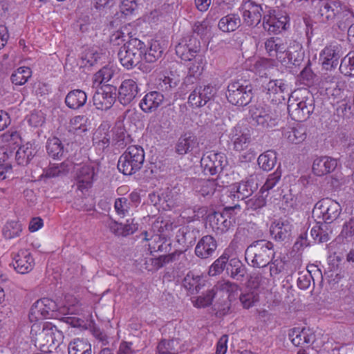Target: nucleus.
<instances>
[{"mask_svg":"<svg viewBox=\"0 0 354 354\" xmlns=\"http://www.w3.org/2000/svg\"><path fill=\"white\" fill-rule=\"evenodd\" d=\"M275 251L274 244L266 239H259L253 241L245 251L246 261L250 260L253 268H265L274 258Z\"/></svg>","mask_w":354,"mask_h":354,"instance_id":"obj_1","label":"nucleus"},{"mask_svg":"<svg viewBox=\"0 0 354 354\" xmlns=\"http://www.w3.org/2000/svg\"><path fill=\"white\" fill-rule=\"evenodd\" d=\"M315 98L308 90H304L301 96L293 95L288 101V111L292 120L298 122L306 120L315 110Z\"/></svg>","mask_w":354,"mask_h":354,"instance_id":"obj_2","label":"nucleus"},{"mask_svg":"<svg viewBox=\"0 0 354 354\" xmlns=\"http://www.w3.org/2000/svg\"><path fill=\"white\" fill-rule=\"evenodd\" d=\"M145 162V151L142 147L131 145L120 156L118 169L124 175H132L141 169Z\"/></svg>","mask_w":354,"mask_h":354,"instance_id":"obj_3","label":"nucleus"},{"mask_svg":"<svg viewBox=\"0 0 354 354\" xmlns=\"http://www.w3.org/2000/svg\"><path fill=\"white\" fill-rule=\"evenodd\" d=\"M254 95V86L248 81L232 82L227 88L226 97L233 105L246 106L252 101Z\"/></svg>","mask_w":354,"mask_h":354,"instance_id":"obj_4","label":"nucleus"},{"mask_svg":"<svg viewBox=\"0 0 354 354\" xmlns=\"http://www.w3.org/2000/svg\"><path fill=\"white\" fill-rule=\"evenodd\" d=\"M241 209L239 205L225 207L222 212H213L208 214L207 219L214 231L218 234L227 232L235 224L234 211Z\"/></svg>","mask_w":354,"mask_h":354,"instance_id":"obj_5","label":"nucleus"},{"mask_svg":"<svg viewBox=\"0 0 354 354\" xmlns=\"http://www.w3.org/2000/svg\"><path fill=\"white\" fill-rule=\"evenodd\" d=\"M262 26L269 34H277L286 30L288 17L279 10L264 6Z\"/></svg>","mask_w":354,"mask_h":354,"instance_id":"obj_6","label":"nucleus"},{"mask_svg":"<svg viewBox=\"0 0 354 354\" xmlns=\"http://www.w3.org/2000/svg\"><path fill=\"white\" fill-rule=\"evenodd\" d=\"M342 211L339 203L329 198H322L314 206L313 214L324 223L330 224L337 219Z\"/></svg>","mask_w":354,"mask_h":354,"instance_id":"obj_7","label":"nucleus"},{"mask_svg":"<svg viewBox=\"0 0 354 354\" xmlns=\"http://www.w3.org/2000/svg\"><path fill=\"white\" fill-rule=\"evenodd\" d=\"M250 118L257 126L263 129L273 128L277 125L279 118L269 107L262 104H254L250 106Z\"/></svg>","mask_w":354,"mask_h":354,"instance_id":"obj_8","label":"nucleus"},{"mask_svg":"<svg viewBox=\"0 0 354 354\" xmlns=\"http://www.w3.org/2000/svg\"><path fill=\"white\" fill-rule=\"evenodd\" d=\"M57 305L49 298H42L37 300L33 304L29 313V319L31 322L57 318Z\"/></svg>","mask_w":354,"mask_h":354,"instance_id":"obj_9","label":"nucleus"},{"mask_svg":"<svg viewBox=\"0 0 354 354\" xmlns=\"http://www.w3.org/2000/svg\"><path fill=\"white\" fill-rule=\"evenodd\" d=\"M227 164L225 154L221 152H207L203 154L201 160V165L205 175L220 174Z\"/></svg>","mask_w":354,"mask_h":354,"instance_id":"obj_10","label":"nucleus"},{"mask_svg":"<svg viewBox=\"0 0 354 354\" xmlns=\"http://www.w3.org/2000/svg\"><path fill=\"white\" fill-rule=\"evenodd\" d=\"M243 23L249 27H256L261 20L265 9L261 4H258L252 0H248L242 3L239 7Z\"/></svg>","mask_w":354,"mask_h":354,"instance_id":"obj_11","label":"nucleus"},{"mask_svg":"<svg viewBox=\"0 0 354 354\" xmlns=\"http://www.w3.org/2000/svg\"><path fill=\"white\" fill-rule=\"evenodd\" d=\"M218 88L215 85L208 84L203 86L194 88L188 97V103L192 108H199L213 100L216 97Z\"/></svg>","mask_w":354,"mask_h":354,"instance_id":"obj_12","label":"nucleus"},{"mask_svg":"<svg viewBox=\"0 0 354 354\" xmlns=\"http://www.w3.org/2000/svg\"><path fill=\"white\" fill-rule=\"evenodd\" d=\"M117 88L110 84L97 89L93 96V105L99 110H108L112 107L116 99Z\"/></svg>","mask_w":354,"mask_h":354,"instance_id":"obj_13","label":"nucleus"},{"mask_svg":"<svg viewBox=\"0 0 354 354\" xmlns=\"http://www.w3.org/2000/svg\"><path fill=\"white\" fill-rule=\"evenodd\" d=\"M55 330L56 327L50 324L45 323L42 327L35 324L31 327L30 334L35 338V345L41 348L54 344Z\"/></svg>","mask_w":354,"mask_h":354,"instance_id":"obj_14","label":"nucleus"},{"mask_svg":"<svg viewBox=\"0 0 354 354\" xmlns=\"http://www.w3.org/2000/svg\"><path fill=\"white\" fill-rule=\"evenodd\" d=\"M317 15L322 22H330L342 10V5L337 0H319L316 3Z\"/></svg>","mask_w":354,"mask_h":354,"instance_id":"obj_15","label":"nucleus"},{"mask_svg":"<svg viewBox=\"0 0 354 354\" xmlns=\"http://www.w3.org/2000/svg\"><path fill=\"white\" fill-rule=\"evenodd\" d=\"M200 151V142L198 137L192 131H187L178 138L175 151L179 155L197 153Z\"/></svg>","mask_w":354,"mask_h":354,"instance_id":"obj_16","label":"nucleus"},{"mask_svg":"<svg viewBox=\"0 0 354 354\" xmlns=\"http://www.w3.org/2000/svg\"><path fill=\"white\" fill-rule=\"evenodd\" d=\"M201 41L194 35L190 36L184 44L179 43L176 46V54L185 61H192L193 57L201 55Z\"/></svg>","mask_w":354,"mask_h":354,"instance_id":"obj_17","label":"nucleus"},{"mask_svg":"<svg viewBox=\"0 0 354 354\" xmlns=\"http://www.w3.org/2000/svg\"><path fill=\"white\" fill-rule=\"evenodd\" d=\"M259 187L258 179L256 175H250L245 179L233 185L234 195L238 199L244 200L251 196Z\"/></svg>","mask_w":354,"mask_h":354,"instance_id":"obj_18","label":"nucleus"},{"mask_svg":"<svg viewBox=\"0 0 354 354\" xmlns=\"http://www.w3.org/2000/svg\"><path fill=\"white\" fill-rule=\"evenodd\" d=\"M229 139L232 143L234 150L242 151L246 150L251 142V135L247 129H243L240 126H236L231 129Z\"/></svg>","mask_w":354,"mask_h":354,"instance_id":"obj_19","label":"nucleus"},{"mask_svg":"<svg viewBox=\"0 0 354 354\" xmlns=\"http://www.w3.org/2000/svg\"><path fill=\"white\" fill-rule=\"evenodd\" d=\"M292 225L288 219H278L274 221L270 227V233L272 238L279 242L287 241L291 236Z\"/></svg>","mask_w":354,"mask_h":354,"instance_id":"obj_20","label":"nucleus"},{"mask_svg":"<svg viewBox=\"0 0 354 354\" xmlns=\"http://www.w3.org/2000/svg\"><path fill=\"white\" fill-rule=\"evenodd\" d=\"M138 92V85L135 80H124L118 88V101L122 105L129 104L135 99Z\"/></svg>","mask_w":354,"mask_h":354,"instance_id":"obj_21","label":"nucleus"},{"mask_svg":"<svg viewBox=\"0 0 354 354\" xmlns=\"http://www.w3.org/2000/svg\"><path fill=\"white\" fill-rule=\"evenodd\" d=\"M217 247L218 243L215 238L212 235H205L198 241L194 253L197 257L207 259L214 254Z\"/></svg>","mask_w":354,"mask_h":354,"instance_id":"obj_22","label":"nucleus"},{"mask_svg":"<svg viewBox=\"0 0 354 354\" xmlns=\"http://www.w3.org/2000/svg\"><path fill=\"white\" fill-rule=\"evenodd\" d=\"M164 95L156 91L148 92L140 100L139 106L146 113L156 111L164 102Z\"/></svg>","mask_w":354,"mask_h":354,"instance_id":"obj_23","label":"nucleus"},{"mask_svg":"<svg viewBox=\"0 0 354 354\" xmlns=\"http://www.w3.org/2000/svg\"><path fill=\"white\" fill-rule=\"evenodd\" d=\"M289 338L296 346L309 348L315 340V335L309 328H293L289 333Z\"/></svg>","mask_w":354,"mask_h":354,"instance_id":"obj_24","label":"nucleus"},{"mask_svg":"<svg viewBox=\"0 0 354 354\" xmlns=\"http://www.w3.org/2000/svg\"><path fill=\"white\" fill-rule=\"evenodd\" d=\"M15 270L20 274L30 272L35 266V261L30 252L27 250H20L13 258Z\"/></svg>","mask_w":354,"mask_h":354,"instance_id":"obj_25","label":"nucleus"},{"mask_svg":"<svg viewBox=\"0 0 354 354\" xmlns=\"http://www.w3.org/2000/svg\"><path fill=\"white\" fill-rule=\"evenodd\" d=\"M263 91L272 101L284 99L283 94L288 93V84L283 80H272L263 86Z\"/></svg>","mask_w":354,"mask_h":354,"instance_id":"obj_26","label":"nucleus"},{"mask_svg":"<svg viewBox=\"0 0 354 354\" xmlns=\"http://www.w3.org/2000/svg\"><path fill=\"white\" fill-rule=\"evenodd\" d=\"M337 166V159L328 156H322L314 160L312 169L316 176H322L333 172Z\"/></svg>","mask_w":354,"mask_h":354,"instance_id":"obj_27","label":"nucleus"},{"mask_svg":"<svg viewBox=\"0 0 354 354\" xmlns=\"http://www.w3.org/2000/svg\"><path fill=\"white\" fill-rule=\"evenodd\" d=\"M118 56L121 64L128 70L136 66L142 60L138 52H133L124 44L120 48Z\"/></svg>","mask_w":354,"mask_h":354,"instance_id":"obj_28","label":"nucleus"},{"mask_svg":"<svg viewBox=\"0 0 354 354\" xmlns=\"http://www.w3.org/2000/svg\"><path fill=\"white\" fill-rule=\"evenodd\" d=\"M283 55L285 57H281L279 60L283 64L299 66L304 57L302 46L299 43H296L293 46H290L288 49L286 48Z\"/></svg>","mask_w":354,"mask_h":354,"instance_id":"obj_29","label":"nucleus"},{"mask_svg":"<svg viewBox=\"0 0 354 354\" xmlns=\"http://www.w3.org/2000/svg\"><path fill=\"white\" fill-rule=\"evenodd\" d=\"M87 102V95L81 89L69 91L65 97V104L71 109L77 110L83 107Z\"/></svg>","mask_w":354,"mask_h":354,"instance_id":"obj_30","label":"nucleus"},{"mask_svg":"<svg viewBox=\"0 0 354 354\" xmlns=\"http://www.w3.org/2000/svg\"><path fill=\"white\" fill-rule=\"evenodd\" d=\"M265 48L268 55L279 61L283 56L286 46L279 37H270L265 41Z\"/></svg>","mask_w":354,"mask_h":354,"instance_id":"obj_31","label":"nucleus"},{"mask_svg":"<svg viewBox=\"0 0 354 354\" xmlns=\"http://www.w3.org/2000/svg\"><path fill=\"white\" fill-rule=\"evenodd\" d=\"M94 168L90 165H83L76 174L78 188L80 189H87L91 187L94 177Z\"/></svg>","mask_w":354,"mask_h":354,"instance_id":"obj_32","label":"nucleus"},{"mask_svg":"<svg viewBox=\"0 0 354 354\" xmlns=\"http://www.w3.org/2000/svg\"><path fill=\"white\" fill-rule=\"evenodd\" d=\"M37 150L33 143L28 142L21 146L16 152V160L19 165H26L36 155Z\"/></svg>","mask_w":354,"mask_h":354,"instance_id":"obj_33","label":"nucleus"},{"mask_svg":"<svg viewBox=\"0 0 354 354\" xmlns=\"http://www.w3.org/2000/svg\"><path fill=\"white\" fill-rule=\"evenodd\" d=\"M182 286L190 295H195L198 293L204 283L200 275L195 274L193 272L189 271L184 277Z\"/></svg>","mask_w":354,"mask_h":354,"instance_id":"obj_34","label":"nucleus"},{"mask_svg":"<svg viewBox=\"0 0 354 354\" xmlns=\"http://www.w3.org/2000/svg\"><path fill=\"white\" fill-rule=\"evenodd\" d=\"M241 25V19L238 14L231 13L222 17L218 24V28L224 32H233Z\"/></svg>","mask_w":354,"mask_h":354,"instance_id":"obj_35","label":"nucleus"},{"mask_svg":"<svg viewBox=\"0 0 354 354\" xmlns=\"http://www.w3.org/2000/svg\"><path fill=\"white\" fill-rule=\"evenodd\" d=\"M332 230L328 224L317 222L310 230L313 239L317 243H325L330 240Z\"/></svg>","mask_w":354,"mask_h":354,"instance_id":"obj_36","label":"nucleus"},{"mask_svg":"<svg viewBox=\"0 0 354 354\" xmlns=\"http://www.w3.org/2000/svg\"><path fill=\"white\" fill-rule=\"evenodd\" d=\"M69 169V165L66 162H62L59 164L50 163V165L44 169L41 177L46 178L62 177L68 173Z\"/></svg>","mask_w":354,"mask_h":354,"instance_id":"obj_37","label":"nucleus"},{"mask_svg":"<svg viewBox=\"0 0 354 354\" xmlns=\"http://www.w3.org/2000/svg\"><path fill=\"white\" fill-rule=\"evenodd\" d=\"M283 135L289 142L298 145L306 140V129L302 125H299L285 130Z\"/></svg>","mask_w":354,"mask_h":354,"instance_id":"obj_38","label":"nucleus"},{"mask_svg":"<svg viewBox=\"0 0 354 354\" xmlns=\"http://www.w3.org/2000/svg\"><path fill=\"white\" fill-rule=\"evenodd\" d=\"M163 51L164 48L158 41H152L147 44L143 57L147 62L153 63L162 57Z\"/></svg>","mask_w":354,"mask_h":354,"instance_id":"obj_39","label":"nucleus"},{"mask_svg":"<svg viewBox=\"0 0 354 354\" xmlns=\"http://www.w3.org/2000/svg\"><path fill=\"white\" fill-rule=\"evenodd\" d=\"M216 185L215 180L198 179L195 181L194 189L204 197L211 196L215 192Z\"/></svg>","mask_w":354,"mask_h":354,"instance_id":"obj_40","label":"nucleus"},{"mask_svg":"<svg viewBox=\"0 0 354 354\" xmlns=\"http://www.w3.org/2000/svg\"><path fill=\"white\" fill-rule=\"evenodd\" d=\"M230 276L237 281H243L247 273L246 266L237 258L230 259Z\"/></svg>","mask_w":354,"mask_h":354,"instance_id":"obj_41","label":"nucleus"},{"mask_svg":"<svg viewBox=\"0 0 354 354\" xmlns=\"http://www.w3.org/2000/svg\"><path fill=\"white\" fill-rule=\"evenodd\" d=\"M68 354H91V345L85 339H75L68 345Z\"/></svg>","mask_w":354,"mask_h":354,"instance_id":"obj_42","label":"nucleus"},{"mask_svg":"<svg viewBox=\"0 0 354 354\" xmlns=\"http://www.w3.org/2000/svg\"><path fill=\"white\" fill-rule=\"evenodd\" d=\"M277 159V153L273 150H268L259 156L257 162L263 170L270 171L275 165Z\"/></svg>","mask_w":354,"mask_h":354,"instance_id":"obj_43","label":"nucleus"},{"mask_svg":"<svg viewBox=\"0 0 354 354\" xmlns=\"http://www.w3.org/2000/svg\"><path fill=\"white\" fill-rule=\"evenodd\" d=\"M31 76V69L29 67L21 66L12 73L10 76V80L16 86H22L28 82Z\"/></svg>","mask_w":354,"mask_h":354,"instance_id":"obj_44","label":"nucleus"},{"mask_svg":"<svg viewBox=\"0 0 354 354\" xmlns=\"http://www.w3.org/2000/svg\"><path fill=\"white\" fill-rule=\"evenodd\" d=\"M46 147L48 154L54 159L59 158L64 155V146L58 138L48 139Z\"/></svg>","mask_w":354,"mask_h":354,"instance_id":"obj_45","label":"nucleus"},{"mask_svg":"<svg viewBox=\"0 0 354 354\" xmlns=\"http://www.w3.org/2000/svg\"><path fill=\"white\" fill-rule=\"evenodd\" d=\"M230 256L225 251L221 256L216 259L209 268V276H216L221 274L229 264Z\"/></svg>","mask_w":354,"mask_h":354,"instance_id":"obj_46","label":"nucleus"},{"mask_svg":"<svg viewBox=\"0 0 354 354\" xmlns=\"http://www.w3.org/2000/svg\"><path fill=\"white\" fill-rule=\"evenodd\" d=\"M113 142L118 147L124 148L132 139L129 133L122 127H117L112 131Z\"/></svg>","mask_w":354,"mask_h":354,"instance_id":"obj_47","label":"nucleus"},{"mask_svg":"<svg viewBox=\"0 0 354 354\" xmlns=\"http://www.w3.org/2000/svg\"><path fill=\"white\" fill-rule=\"evenodd\" d=\"M322 56L333 59L330 66H337L339 59L343 56L342 47L339 45L326 47L322 51Z\"/></svg>","mask_w":354,"mask_h":354,"instance_id":"obj_48","label":"nucleus"},{"mask_svg":"<svg viewBox=\"0 0 354 354\" xmlns=\"http://www.w3.org/2000/svg\"><path fill=\"white\" fill-rule=\"evenodd\" d=\"M22 231L21 225L17 221L7 222L2 229V234L5 239H12L19 236Z\"/></svg>","mask_w":354,"mask_h":354,"instance_id":"obj_49","label":"nucleus"},{"mask_svg":"<svg viewBox=\"0 0 354 354\" xmlns=\"http://www.w3.org/2000/svg\"><path fill=\"white\" fill-rule=\"evenodd\" d=\"M216 295V290L214 288H212L203 294L196 298L194 301V306L197 308H205L212 304L214 298Z\"/></svg>","mask_w":354,"mask_h":354,"instance_id":"obj_50","label":"nucleus"},{"mask_svg":"<svg viewBox=\"0 0 354 354\" xmlns=\"http://www.w3.org/2000/svg\"><path fill=\"white\" fill-rule=\"evenodd\" d=\"M192 62L188 66L189 74L199 77L203 73L205 66V60L203 55H198L193 57Z\"/></svg>","mask_w":354,"mask_h":354,"instance_id":"obj_51","label":"nucleus"},{"mask_svg":"<svg viewBox=\"0 0 354 354\" xmlns=\"http://www.w3.org/2000/svg\"><path fill=\"white\" fill-rule=\"evenodd\" d=\"M281 172L277 169L274 173L268 175L266 181L260 189V192L264 194L272 189L280 180Z\"/></svg>","mask_w":354,"mask_h":354,"instance_id":"obj_52","label":"nucleus"},{"mask_svg":"<svg viewBox=\"0 0 354 354\" xmlns=\"http://www.w3.org/2000/svg\"><path fill=\"white\" fill-rule=\"evenodd\" d=\"M266 196L267 195L263 196V194L259 192V195H256L253 198L245 201L247 208L252 210H257L262 208L266 204Z\"/></svg>","mask_w":354,"mask_h":354,"instance_id":"obj_53","label":"nucleus"},{"mask_svg":"<svg viewBox=\"0 0 354 354\" xmlns=\"http://www.w3.org/2000/svg\"><path fill=\"white\" fill-rule=\"evenodd\" d=\"M124 45L132 50L133 52H138L141 58L142 56L144 57V53L147 46L144 41L137 38H131Z\"/></svg>","mask_w":354,"mask_h":354,"instance_id":"obj_54","label":"nucleus"},{"mask_svg":"<svg viewBox=\"0 0 354 354\" xmlns=\"http://www.w3.org/2000/svg\"><path fill=\"white\" fill-rule=\"evenodd\" d=\"M310 64L311 63L310 60H308L306 65L300 73L301 80L303 81L304 84L308 86L314 84L315 79L317 77L314 72L312 71Z\"/></svg>","mask_w":354,"mask_h":354,"instance_id":"obj_55","label":"nucleus"},{"mask_svg":"<svg viewBox=\"0 0 354 354\" xmlns=\"http://www.w3.org/2000/svg\"><path fill=\"white\" fill-rule=\"evenodd\" d=\"M114 70L112 67L106 66L100 69L95 75V82H98L99 84L108 82L113 76Z\"/></svg>","mask_w":354,"mask_h":354,"instance_id":"obj_56","label":"nucleus"},{"mask_svg":"<svg viewBox=\"0 0 354 354\" xmlns=\"http://www.w3.org/2000/svg\"><path fill=\"white\" fill-rule=\"evenodd\" d=\"M268 266H269L270 276L274 279L283 270L284 263L281 259L272 258Z\"/></svg>","mask_w":354,"mask_h":354,"instance_id":"obj_57","label":"nucleus"},{"mask_svg":"<svg viewBox=\"0 0 354 354\" xmlns=\"http://www.w3.org/2000/svg\"><path fill=\"white\" fill-rule=\"evenodd\" d=\"M114 208L118 215L124 216L130 208V203L127 198H118L115 201Z\"/></svg>","mask_w":354,"mask_h":354,"instance_id":"obj_58","label":"nucleus"},{"mask_svg":"<svg viewBox=\"0 0 354 354\" xmlns=\"http://www.w3.org/2000/svg\"><path fill=\"white\" fill-rule=\"evenodd\" d=\"M335 113L343 118H349L351 115V106L346 100L338 102L336 104Z\"/></svg>","mask_w":354,"mask_h":354,"instance_id":"obj_59","label":"nucleus"},{"mask_svg":"<svg viewBox=\"0 0 354 354\" xmlns=\"http://www.w3.org/2000/svg\"><path fill=\"white\" fill-rule=\"evenodd\" d=\"M154 238V241L158 242L160 241L162 242L160 245H159L156 249L154 246H151V244L149 245V250H150V254H152L153 252H170L171 249V243H169L166 244V238L165 237H161L160 236H153Z\"/></svg>","mask_w":354,"mask_h":354,"instance_id":"obj_60","label":"nucleus"},{"mask_svg":"<svg viewBox=\"0 0 354 354\" xmlns=\"http://www.w3.org/2000/svg\"><path fill=\"white\" fill-rule=\"evenodd\" d=\"M192 31L194 34H196L201 38L205 37L210 31L208 21L204 20L194 23Z\"/></svg>","mask_w":354,"mask_h":354,"instance_id":"obj_61","label":"nucleus"},{"mask_svg":"<svg viewBox=\"0 0 354 354\" xmlns=\"http://www.w3.org/2000/svg\"><path fill=\"white\" fill-rule=\"evenodd\" d=\"M239 299L244 308H250L257 301V296L254 294V292H251L241 294L239 297Z\"/></svg>","mask_w":354,"mask_h":354,"instance_id":"obj_62","label":"nucleus"},{"mask_svg":"<svg viewBox=\"0 0 354 354\" xmlns=\"http://www.w3.org/2000/svg\"><path fill=\"white\" fill-rule=\"evenodd\" d=\"M101 57V53L96 49L91 48L83 57V60L86 62L89 66H93Z\"/></svg>","mask_w":354,"mask_h":354,"instance_id":"obj_63","label":"nucleus"},{"mask_svg":"<svg viewBox=\"0 0 354 354\" xmlns=\"http://www.w3.org/2000/svg\"><path fill=\"white\" fill-rule=\"evenodd\" d=\"M341 234L346 239L354 236V217L350 218L348 221L343 225Z\"/></svg>","mask_w":354,"mask_h":354,"instance_id":"obj_64","label":"nucleus"}]
</instances>
